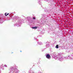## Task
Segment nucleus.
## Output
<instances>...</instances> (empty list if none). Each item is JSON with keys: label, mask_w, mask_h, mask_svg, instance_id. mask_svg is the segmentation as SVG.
Returning <instances> with one entry per match:
<instances>
[{"label": "nucleus", "mask_w": 73, "mask_h": 73, "mask_svg": "<svg viewBox=\"0 0 73 73\" xmlns=\"http://www.w3.org/2000/svg\"><path fill=\"white\" fill-rule=\"evenodd\" d=\"M46 58L48 59H49V58H50V55L47 54L46 55Z\"/></svg>", "instance_id": "1"}, {"label": "nucleus", "mask_w": 73, "mask_h": 73, "mask_svg": "<svg viewBox=\"0 0 73 73\" xmlns=\"http://www.w3.org/2000/svg\"><path fill=\"white\" fill-rule=\"evenodd\" d=\"M5 16H8L9 15V13H5Z\"/></svg>", "instance_id": "2"}, {"label": "nucleus", "mask_w": 73, "mask_h": 73, "mask_svg": "<svg viewBox=\"0 0 73 73\" xmlns=\"http://www.w3.org/2000/svg\"><path fill=\"white\" fill-rule=\"evenodd\" d=\"M37 27H32V28H33V29H37Z\"/></svg>", "instance_id": "3"}, {"label": "nucleus", "mask_w": 73, "mask_h": 73, "mask_svg": "<svg viewBox=\"0 0 73 73\" xmlns=\"http://www.w3.org/2000/svg\"><path fill=\"white\" fill-rule=\"evenodd\" d=\"M55 48H58V45H56V46L55 47Z\"/></svg>", "instance_id": "4"}, {"label": "nucleus", "mask_w": 73, "mask_h": 73, "mask_svg": "<svg viewBox=\"0 0 73 73\" xmlns=\"http://www.w3.org/2000/svg\"><path fill=\"white\" fill-rule=\"evenodd\" d=\"M33 19H36V18L35 17H33Z\"/></svg>", "instance_id": "5"}, {"label": "nucleus", "mask_w": 73, "mask_h": 73, "mask_svg": "<svg viewBox=\"0 0 73 73\" xmlns=\"http://www.w3.org/2000/svg\"><path fill=\"white\" fill-rule=\"evenodd\" d=\"M20 52H22L21 51H20Z\"/></svg>", "instance_id": "6"}]
</instances>
